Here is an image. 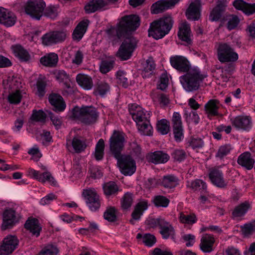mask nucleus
Returning <instances> with one entry per match:
<instances>
[{"instance_id": "obj_31", "label": "nucleus", "mask_w": 255, "mask_h": 255, "mask_svg": "<svg viewBox=\"0 0 255 255\" xmlns=\"http://www.w3.org/2000/svg\"><path fill=\"white\" fill-rule=\"evenodd\" d=\"M147 207L148 203L147 201H141L138 203L131 214L132 219L130 220V223L134 224V220H139L143 212L147 209Z\"/></svg>"}, {"instance_id": "obj_43", "label": "nucleus", "mask_w": 255, "mask_h": 255, "mask_svg": "<svg viewBox=\"0 0 255 255\" xmlns=\"http://www.w3.org/2000/svg\"><path fill=\"white\" fill-rule=\"evenodd\" d=\"M138 129L141 135L150 136L152 135V127L149 123V120L137 125Z\"/></svg>"}, {"instance_id": "obj_61", "label": "nucleus", "mask_w": 255, "mask_h": 255, "mask_svg": "<svg viewBox=\"0 0 255 255\" xmlns=\"http://www.w3.org/2000/svg\"><path fill=\"white\" fill-rule=\"evenodd\" d=\"M189 146L193 149H199L203 147L204 143L199 137H193L188 142Z\"/></svg>"}, {"instance_id": "obj_51", "label": "nucleus", "mask_w": 255, "mask_h": 255, "mask_svg": "<svg viewBox=\"0 0 255 255\" xmlns=\"http://www.w3.org/2000/svg\"><path fill=\"white\" fill-rule=\"evenodd\" d=\"M20 84V82L16 77H9L7 80L6 87H5L4 89L8 88L11 91H14L19 90Z\"/></svg>"}, {"instance_id": "obj_18", "label": "nucleus", "mask_w": 255, "mask_h": 255, "mask_svg": "<svg viewBox=\"0 0 255 255\" xmlns=\"http://www.w3.org/2000/svg\"><path fill=\"white\" fill-rule=\"evenodd\" d=\"M27 172L28 175L30 177L36 179L40 182L44 183L48 181L53 185L55 184L54 178L49 172H44L41 173L39 171L32 168H29Z\"/></svg>"}, {"instance_id": "obj_54", "label": "nucleus", "mask_w": 255, "mask_h": 255, "mask_svg": "<svg viewBox=\"0 0 255 255\" xmlns=\"http://www.w3.org/2000/svg\"><path fill=\"white\" fill-rule=\"evenodd\" d=\"M114 64L115 61L113 59L103 61L100 67V71L104 74L108 73L113 68Z\"/></svg>"}, {"instance_id": "obj_34", "label": "nucleus", "mask_w": 255, "mask_h": 255, "mask_svg": "<svg viewBox=\"0 0 255 255\" xmlns=\"http://www.w3.org/2000/svg\"><path fill=\"white\" fill-rule=\"evenodd\" d=\"M89 21L88 19L83 20L79 22L75 28L73 33V38L79 41L83 37L86 32Z\"/></svg>"}, {"instance_id": "obj_25", "label": "nucleus", "mask_w": 255, "mask_h": 255, "mask_svg": "<svg viewBox=\"0 0 255 255\" xmlns=\"http://www.w3.org/2000/svg\"><path fill=\"white\" fill-rule=\"evenodd\" d=\"M233 4L237 9L242 10L246 14L251 15L255 12V3H249L243 0H235Z\"/></svg>"}, {"instance_id": "obj_30", "label": "nucleus", "mask_w": 255, "mask_h": 255, "mask_svg": "<svg viewBox=\"0 0 255 255\" xmlns=\"http://www.w3.org/2000/svg\"><path fill=\"white\" fill-rule=\"evenodd\" d=\"M15 221L16 216L15 211L11 209L5 210L3 213L2 229L6 230L7 228L11 227Z\"/></svg>"}, {"instance_id": "obj_50", "label": "nucleus", "mask_w": 255, "mask_h": 255, "mask_svg": "<svg viewBox=\"0 0 255 255\" xmlns=\"http://www.w3.org/2000/svg\"><path fill=\"white\" fill-rule=\"evenodd\" d=\"M72 146L76 152L79 153L85 150L87 144L84 140L74 137L72 142Z\"/></svg>"}, {"instance_id": "obj_53", "label": "nucleus", "mask_w": 255, "mask_h": 255, "mask_svg": "<svg viewBox=\"0 0 255 255\" xmlns=\"http://www.w3.org/2000/svg\"><path fill=\"white\" fill-rule=\"evenodd\" d=\"M59 251L56 246L52 245H48L45 246L36 255H57Z\"/></svg>"}, {"instance_id": "obj_3", "label": "nucleus", "mask_w": 255, "mask_h": 255, "mask_svg": "<svg viewBox=\"0 0 255 255\" xmlns=\"http://www.w3.org/2000/svg\"><path fill=\"white\" fill-rule=\"evenodd\" d=\"M173 23L172 18L170 15H165L150 23L148 30V35L155 39L162 38L171 30Z\"/></svg>"}, {"instance_id": "obj_56", "label": "nucleus", "mask_w": 255, "mask_h": 255, "mask_svg": "<svg viewBox=\"0 0 255 255\" xmlns=\"http://www.w3.org/2000/svg\"><path fill=\"white\" fill-rule=\"evenodd\" d=\"M233 147L230 144H226L221 146L216 154L217 157L222 158L228 155L232 149Z\"/></svg>"}, {"instance_id": "obj_48", "label": "nucleus", "mask_w": 255, "mask_h": 255, "mask_svg": "<svg viewBox=\"0 0 255 255\" xmlns=\"http://www.w3.org/2000/svg\"><path fill=\"white\" fill-rule=\"evenodd\" d=\"M157 131L161 134H166L169 131V122L166 119H162L158 121L156 125Z\"/></svg>"}, {"instance_id": "obj_64", "label": "nucleus", "mask_w": 255, "mask_h": 255, "mask_svg": "<svg viewBox=\"0 0 255 255\" xmlns=\"http://www.w3.org/2000/svg\"><path fill=\"white\" fill-rule=\"evenodd\" d=\"M143 243L148 247L153 246L156 243L155 237L150 234H145L142 237Z\"/></svg>"}, {"instance_id": "obj_35", "label": "nucleus", "mask_w": 255, "mask_h": 255, "mask_svg": "<svg viewBox=\"0 0 255 255\" xmlns=\"http://www.w3.org/2000/svg\"><path fill=\"white\" fill-rule=\"evenodd\" d=\"M76 80L78 85L84 90H89L93 87L92 79L87 75L79 74L76 76Z\"/></svg>"}, {"instance_id": "obj_60", "label": "nucleus", "mask_w": 255, "mask_h": 255, "mask_svg": "<svg viewBox=\"0 0 255 255\" xmlns=\"http://www.w3.org/2000/svg\"><path fill=\"white\" fill-rule=\"evenodd\" d=\"M43 15L50 18L54 19L57 15V8L54 6H49L43 11Z\"/></svg>"}, {"instance_id": "obj_45", "label": "nucleus", "mask_w": 255, "mask_h": 255, "mask_svg": "<svg viewBox=\"0 0 255 255\" xmlns=\"http://www.w3.org/2000/svg\"><path fill=\"white\" fill-rule=\"evenodd\" d=\"M5 13V15H3L2 17V18L3 19V20L2 21H0V23H1L7 27L13 25L16 21V17L15 15L13 13L10 12L7 9Z\"/></svg>"}, {"instance_id": "obj_16", "label": "nucleus", "mask_w": 255, "mask_h": 255, "mask_svg": "<svg viewBox=\"0 0 255 255\" xmlns=\"http://www.w3.org/2000/svg\"><path fill=\"white\" fill-rule=\"evenodd\" d=\"M221 104L219 100L216 99L210 100L204 106L205 114L207 118L211 119L213 117L221 116L219 110Z\"/></svg>"}, {"instance_id": "obj_4", "label": "nucleus", "mask_w": 255, "mask_h": 255, "mask_svg": "<svg viewBox=\"0 0 255 255\" xmlns=\"http://www.w3.org/2000/svg\"><path fill=\"white\" fill-rule=\"evenodd\" d=\"M99 113L92 106L76 107L72 110V117L86 125L95 124L99 118Z\"/></svg>"}, {"instance_id": "obj_12", "label": "nucleus", "mask_w": 255, "mask_h": 255, "mask_svg": "<svg viewBox=\"0 0 255 255\" xmlns=\"http://www.w3.org/2000/svg\"><path fill=\"white\" fill-rule=\"evenodd\" d=\"M129 112L137 125L149 120L150 118L149 113L145 111L141 107L135 104H132L129 107Z\"/></svg>"}, {"instance_id": "obj_8", "label": "nucleus", "mask_w": 255, "mask_h": 255, "mask_svg": "<svg viewBox=\"0 0 255 255\" xmlns=\"http://www.w3.org/2000/svg\"><path fill=\"white\" fill-rule=\"evenodd\" d=\"M117 159V164L122 174L130 176L136 171V163L130 155H121Z\"/></svg>"}, {"instance_id": "obj_26", "label": "nucleus", "mask_w": 255, "mask_h": 255, "mask_svg": "<svg viewBox=\"0 0 255 255\" xmlns=\"http://www.w3.org/2000/svg\"><path fill=\"white\" fill-rule=\"evenodd\" d=\"M237 162L246 169L251 170L254 167L255 160L249 152H245L238 157Z\"/></svg>"}, {"instance_id": "obj_20", "label": "nucleus", "mask_w": 255, "mask_h": 255, "mask_svg": "<svg viewBox=\"0 0 255 255\" xmlns=\"http://www.w3.org/2000/svg\"><path fill=\"white\" fill-rule=\"evenodd\" d=\"M148 162L155 164H164L170 159V156L162 151H156L148 153L146 156Z\"/></svg>"}, {"instance_id": "obj_46", "label": "nucleus", "mask_w": 255, "mask_h": 255, "mask_svg": "<svg viewBox=\"0 0 255 255\" xmlns=\"http://www.w3.org/2000/svg\"><path fill=\"white\" fill-rule=\"evenodd\" d=\"M46 118V115L43 111L34 110L32 111L30 121L32 123L39 122L43 123L45 121Z\"/></svg>"}, {"instance_id": "obj_5", "label": "nucleus", "mask_w": 255, "mask_h": 255, "mask_svg": "<svg viewBox=\"0 0 255 255\" xmlns=\"http://www.w3.org/2000/svg\"><path fill=\"white\" fill-rule=\"evenodd\" d=\"M125 142V134L120 131L114 130L109 139V144L110 150L115 158L122 155Z\"/></svg>"}, {"instance_id": "obj_23", "label": "nucleus", "mask_w": 255, "mask_h": 255, "mask_svg": "<svg viewBox=\"0 0 255 255\" xmlns=\"http://www.w3.org/2000/svg\"><path fill=\"white\" fill-rule=\"evenodd\" d=\"M215 240L213 236L205 234H204L201 239L200 244V249L204 253H210L213 251V245Z\"/></svg>"}, {"instance_id": "obj_29", "label": "nucleus", "mask_w": 255, "mask_h": 255, "mask_svg": "<svg viewBox=\"0 0 255 255\" xmlns=\"http://www.w3.org/2000/svg\"><path fill=\"white\" fill-rule=\"evenodd\" d=\"M11 49L14 55L21 62H28L31 59L29 52L20 45L12 46Z\"/></svg>"}, {"instance_id": "obj_22", "label": "nucleus", "mask_w": 255, "mask_h": 255, "mask_svg": "<svg viewBox=\"0 0 255 255\" xmlns=\"http://www.w3.org/2000/svg\"><path fill=\"white\" fill-rule=\"evenodd\" d=\"M107 5V2L103 0H91L85 6V10L87 13H94L105 10Z\"/></svg>"}, {"instance_id": "obj_59", "label": "nucleus", "mask_w": 255, "mask_h": 255, "mask_svg": "<svg viewBox=\"0 0 255 255\" xmlns=\"http://www.w3.org/2000/svg\"><path fill=\"white\" fill-rule=\"evenodd\" d=\"M132 197L130 193H126L123 197L121 201L122 208L124 210H127L130 208L132 204Z\"/></svg>"}, {"instance_id": "obj_13", "label": "nucleus", "mask_w": 255, "mask_h": 255, "mask_svg": "<svg viewBox=\"0 0 255 255\" xmlns=\"http://www.w3.org/2000/svg\"><path fill=\"white\" fill-rule=\"evenodd\" d=\"M170 63L172 67L181 72H186L191 68L188 59L180 55H173L170 58Z\"/></svg>"}, {"instance_id": "obj_41", "label": "nucleus", "mask_w": 255, "mask_h": 255, "mask_svg": "<svg viewBox=\"0 0 255 255\" xmlns=\"http://www.w3.org/2000/svg\"><path fill=\"white\" fill-rule=\"evenodd\" d=\"M161 184L166 188H173L178 184V179L173 175H167L162 178Z\"/></svg>"}, {"instance_id": "obj_36", "label": "nucleus", "mask_w": 255, "mask_h": 255, "mask_svg": "<svg viewBox=\"0 0 255 255\" xmlns=\"http://www.w3.org/2000/svg\"><path fill=\"white\" fill-rule=\"evenodd\" d=\"M58 61L57 54L55 53H50L42 57L40 62L42 65L49 67L55 66Z\"/></svg>"}, {"instance_id": "obj_17", "label": "nucleus", "mask_w": 255, "mask_h": 255, "mask_svg": "<svg viewBox=\"0 0 255 255\" xmlns=\"http://www.w3.org/2000/svg\"><path fill=\"white\" fill-rule=\"evenodd\" d=\"M180 0H162L153 3L151 8V13L158 14L174 6Z\"/></svg>"}, {"instance_id": "obj_32", "label": "nucleus", "mask_w": 255, "mask_h": 255, "mask_svg": "<svg viewBox=\"0 0 255 255\" xmlns=\"http://www.w3.org/2000/svg\"><path fill=\"white\" fill-rule=\"evenodd\" d=\"M178 36L180 39L189 43L191 41V29L189 24L186 21L179 25Z\"/></svg>"}, {"instance_id": "obj_9", "label": "nucleus", "mask_w": 255, "mask_h": 255, "mask_svg": "<svg viewBox=\"0 0 255 255\" xmlns=\"http://www.w3.org/2000/svg\"><path fill=\"white\" fill-rule=\"evenodd\" d=\"M136 40L133 37L126 38L117 52V56L123 60L130 58L136 46Z\"/></svg>"}, {"instance_id": "obj_33", "label": "nucleus", "mask_w": 255, "mask_h": 255, "mask_svg": "<svg viewBox=\"0 0 255 255\" xmlns=\"http://www.w3.org/2000/svg\"><path fill=\"white\" fill-rule=\"evenodd\" d=\"M155 64L151 58H149L142 64L141 75L143 78H149L154 73Z\"/></svg>"}, {"instance_id": "obj_14", "label": "nucleus", "mask_w": 255, "mask_h": 255, "mask_svg": "<svg viewBox=\"0 0 255 255\" xmlns=\"http://www.w3.org/2000/svg\"><path fill=\"white\" fill-rule=\"evenodd\" d=\"M209 177L213 184L219 188H225L228 185L227 181L224 178L223 172L218 168L211 169Z\"/></svg>"}, {"instance_id": "obj_38", "label": "nucleus", "mask_w": 255, "mask_h": 255, "mask_svg": "<svg viewBox=\"0 0 255 255\" xmlns=\"http://www.w3.org/2000/svg\"><path fill=\"white\" fill-rule=\"evenodd\" d=\"M250 208V205L248 202H244L236 206L232 212L234 219H238L244 216Z\"/></svg>"}, {"instance_id": "obj_58", "label": "nucleus", "mask_w": 255, "mask_h": 255, "mask_svg": "<svg viewBox=\"0 0 255 255\" xmlns=\"http://www.w3.org/2000/svg\"><path fill=\"white\" fill-rule=\"evenodd\" d=\"M153 202L156 207H167L169 203V200L165 196L158 195L154 198Z\"/></svg>"}, {"instance_id": "obj_28", "label": "nucleus", "mask_w": 255, "mask_h": 255, "mask_svg": "<svg viewBox=\"0 0 255 255\" xmlns=\"http://www.w3.org/2000/svg\"><path fill=\"white\" fill-rule=\"evenodd\" d=\"M55 75L57 80H59L60 82H64V85L66 90L63 92V94L65 95L72 93L73 90L68 82L69 80V75L64 70H60L56 71L55 72Z\"/></svg>"}, {"instance_id": "obj_39", "label": "nucleus", "mask_w": 255, "mask_h": 255, "mask_svg": "<svg viewBox=\"0 0 255 255\" xmlns=\"http://www.w3.org/2000/svg\"><path fill=\"white\" fill-rule=\"evenodd\" d=\"M187 186L195 191H200L201 193L207 192V185L205 182L200 179H196L188 182Z\"/></svg>"}, {"instance_id": "obj_15", "label": "nucleus", "mask_w": 255, "mask_h": 255, "mask_svg": "<svg viewBox=\"0 0 255 255\" xmlns=\"http://www.w3.org/2000/svg\"><path fill=\"white\" fill-rule=\"evenodd\" d=\"M18 245V240L14 236H7L4 238L3 244L0 247V255H8Z\"/></svg>"}, {"instance_id": "obj_57", "label": "nucleus", "mask_w": 255, "mask_h": 255, "mask_svg": "<svg viewBox=\"0 0 255 255\" xmlns=\"http://www.w3.org/2000/svg\"><path fill=\"white\" fill-rule=\"evenodd\" d=\"M105 219L109 222H115L117 220L116 210L115 207L108 208L104 214Z\"/></svg>"}, {"instance_id": "obj_62", "label": "nucleus", "mask_w": 255, "mask_h": 255, "mask_svg": "<svg viewBox=\"0 0 255 255\" xmlns=\"http://www.w3.org/2000/svg\"><path fill=\"white\" fill-rule=\"evenodd\" d=\"M172 158L176 161L181 162L186 157V153L182 149H176L171 154Z\"/></svg>"}, {"instance_id": "obj_11", "label": "nucleus", "mask_w": 255, "mask_h": 255, "mask_svg": "<svg viewBox=\"0 0 255 255\" xmlns=\"http://www.w3.org/2000/svg\"><path fill=\"white\" fill-rule=\"evenodd\" d=\"M66 33L63 31H53L47 32L41 37L42 43L45 46H51L64 41Z\"/></svg>"}, {"instance_id": "obj_6", "label": "nucleus", "mask_w": 255, "mask_h": 255, "mask_svg": "<svg viewBox=\"0 0 255 255\" xmlns=\"http://www.w3.org/2000/svg\"><path fill=\"white\" fill-rule=\"evenodd\" d=\"M217 58L221 63L234 62L238 59V54L231 45L221 43L217 49Z\"/></svg>"}, {"instance_id": "obj_55", "label": "nucleus", "mask_w": 255, "mask_h": 255, "mask_svg": "<svg viewBox=\"0 0 255 255\" xmlns=\"http://www.w3.org/2000/svg\"><path fill=\"white\" fill-rule=\"evenodd\" d=\"M110 87L109 85L105 81H100L98 83L97 92L98 94L103 97L110 91Z\"/></svg>"}, {"instance_id": "obj_19", "label": "nucleus", "mask_w": 255, "mask_h": 255, "mask_svg": "<svg viewBox=\"0 0 255 255\" xmlns=\"http://www.w3.org/2000/svg\"><path fill=\"white\" fill-rule=\"evenodd\" d=\"M231 123L238 129L249 130L252 128V121L250 117H237L231 120Z\"/></svg>"}, {"instance_id": "obj_49", "label": "nucleus", "mask_w": 255, "mask_h": 255, "mask_svg": "<svg viewBox=\"0 0 255 255\" xmlns=\"http://www.w3.org/2000/svg\"><path fill=\"white\" fill-rule=\"evenodd\" d=\"M244 236L249 237L255 233V221L246 223L241 227Z\"/></svg>"}, {"instance_id": "obj_44", "label": "nucleus", "mask_w": 255, "mask_h": 255, "mask_svg": "<svg viewBox=\"0 0 255 255\" xmlns=\"http://www.w3.org/2000/svg\"><path fill=\"white\" fill-rule=\"evenodd\" d=\"M179 220L182 224L193 225L197 222V218L194 213L185 214L183 213H180L179 217Z\"/></svg>"}, {"instance_id": "obj_37", "label": "nucleus", "mask_w": 255, "mask_h": 255, "mask_svg": "<svg viewBox=\"0 0 255 255\" xmlns=\"http://www.w3.org/2000/svg\"><path fill=\"white\" fill-rule=\"evenodd\" d=\"M160 223L159 227L160 233L163 239H167L170 236H173L174 233V230L172 225L165 220Z\"/></svg>"}, {"instance_id": "obj_40", "label": "nucleus", "mask_w": 255, "mask_h": 255, "mask_svg": "<svg viewBox=\"0 0 255 255\" xmlns=\"http://www.w3.org/2000/svg\"><path fill=\"white\" fill-rule=\"evenodd\" d=\"M103 189L105 195L107 197H110L117 194L119 187L115 182L110 181L103 184Z\"/></svg>"}, {"instance_id": "obj_47", "label": "nucleus", "mask_w": 255, "mask_h": 255, "mask_svg": "<svg viewBox=\"0 0 255 255\" xmlns=\"http://www.w3.org/2000/svg\"><path fill=\"white\" fill-rule=\"evenodd\" d=\"M7 101L11 104L16 105L19 104L21 100L22 95L19 90L14 91H8Z\"/></svg>"}, {"instance_id": "obj_24", "label": "nucleus", "mask_w": 255, "mask_h": 255, "mask_svg": "<svg viewBox=\"0 0 255 255\" xmlns=\"http://www.w3.org/2000/svg\"><path fill=\"white\" fill-rule=\"evenodd\" d=\"M25 228L29 231L33 236L38 237L42 230L39 221L35 218L28 219L24 224Z\"/></svg>"}, {"instance_id": "obj_1", "label": "nucleus", "mask_w": 255, "mask_h": 255, "mask_svg": "<svg viewBox=\"0 0 255 255\" xmlns=\"http://www.w3.org/2000/svg\"><path fill=\"white\" fill-rule=\"evenodd\" d=\"M207 77L197 67H192L186 73L179 77L180 82L183 89L187 92L197 91L201 83Z\"/></svg>"}, {"instance_id": "obj_63", "label": "nucleus", "mask_w": 255, "mask_h": 255, "mask_svg": "<svg viewBox=\"0 0 255 255\" xmlns=\"http://www.w3.org/2000/svg\"><path fill=\"white\" fill-rule=\"evenodd\" d=\"M36 86L37 88L36 94L40 97H43L45 93V82L42 80H38Z\"/></svg>"}, {"instance_id": "obj_27", "label": "nucleus", "mask_w": 255, "mask_h": 255, "mask_svg": "<svg viewBox=\"0 0 255 255\" xmlns=\"http://www.w3.org/2000/svg\"><path fill=\"white\" fill-rule=\"evenodd\" d=\"M48 99L51 105L54 107L55 111L62 112L65 109L66 104L60 95L52 94L49 95Z\"/></svg>"}, {"instance_id": "obj_42", "label": "nucleus", "mask_w": 255, "mask_h": 255, "mask_svg": "<svg viewBox=\"0 0 255 255\" xmlns=\"http://www.w3.org/2000/svg\"><path fill=\"white\" fill-rule=\"evenodd\" d=\"M226 5L220 2L213 8L211 12L209 19L211 21H218L221 17L223 11L225 10Z\"/></svg>"}, {"instance_id": "obj_2", "label": "nucleus", "mask_w": 255, "mask_h": 255, "mask_svg": "<svg viewBox=\"0 0 255 255\" xmlns=\"http://www.w3.org/2000/svg\"><path fill=\"white\" fill-rule=\"evenodd\" d=\"M140 25V19L136 15H129L124 16L120 22L117 28L111 27L107 30L109 37L116 35L121 38L128 31L135 30Z\"/></svg>"}, {"instance_id": "obj_7", "label": "nucleus", "mask_w": 255, "mask_h": 255, "mask_svg": "<svg viewBox=\"0 0 255 255\" xmlns=\"http://www.w3.org/2000/svg\"><path fill=\"white\" fill-rule=\"evenodd\" d=\"M45 6V2L43 0H28L25 11L32 18L39 20L43 15Z\"/></svg>"}, {"instance_id": "obj_10", "label": "nucleus", "mask_w": 255, "mask_h": 255, "mask_svg": "<svg viewBox=\"0 0 255 255\" xmlns=\"http://www.w3.org/2000/svg\"><path fill=\"white\" fill-rule=\"evenodd\" d=\"M82 194L86 200L87 206L92 211H96L100 208L101 201L95 189H84Z\"/></svg>"}, {"instance_id": "obj_52", "label": "nucleus", "mask_w": 255, "mask_h": 255, "mask_svg": "<svg viewBox=\"0 0 255 255\" xmlns=\"http://www.w3.org/2000/svg\"><path fill=\"white\" fill-rule=\"evenodd\" d=\"M104 147V141L101 138L97 142L95 148V157L97 160H101L103 158Z\"/></svg>"}, {"instance_id": "obj_21", "label": "nucleus", "mask_w": 255, "mask_h": 255, "mask_svg": "<svg viewBox=\"0 0 255 255\" xmlns=\"http://www.w3.org/2000/svg\"><path fill=\"white\" fill-rule=\"evenodd\" d=\"M200 0H195L189 5L186 11V16L188 19L197 20L200 17Z\"/></svg>"}]
</instances>
